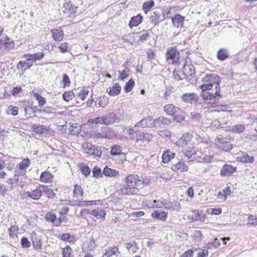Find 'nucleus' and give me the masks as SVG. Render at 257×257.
Listing matches in <instances>:
<instances>
[{"mask_svg":"<svg viewBox=\"0 0 257 257\" xmlns=\"http://www.w3.org/2000/svg\"><path fill=\"white\" fill-rule=\"evenodd\" d=\"M21 244L23 248H28L31 246V242L26 237H23L21 240Z\"/></svg>","mask_w":257,"mask_h":257,"instance_id":"5fc2aeb1","label":"nucleus"},{"mask_svg":"<svg viewBox=\"0 0 257 257\" xmlns=\"http://www.w3.org/2000/svg\"><path fill=\"white\" fill-rule=\"evenodd\" d=\"M54 176L51 173L48 171H45L41 173L40 176L41 182L45 183H48L52 182Z\"/></svg>","mask_w":257,"mask_h":257,"instance_id":"5701e85b","label":"nucleus"},{"mask_svg":"<svg viewBox=\"0 0 257 257\" xmlns=\"http://www.w3.org/2000/svg\"><path fill=\"white\" fill-rule=\"evenodd\" d=\"M122 147L119 146H114L112 147L110 154L112 155H119L121 154Z\"/></svg>","mask_w":257,"mask_h":257,"instance_id":"a18cd8bd","label":"nucleus"},{"mask_svg":"<svg viewBox=\"0 0 257 257\" xmlns=\"http://www.w3.org/2000/svg\"><path fill=\"white\" fill-rule=\"evenodd\" d=\"M152 139V135L146 133L137 131L133 140H136V144L143 145L146 142L150 141Z\"/></svg>","mask_w":257,"mask_h":257,"instance_id":"0eeeda50","label":"nucleus"},{"mask_svg":"<svg viewBox=\"0 0 257 257\" xmlns=\"http://www.w3.org/2000/svg\"><path fill=\"white\" fill-rule=\"evenodd\" d=\"M119 253L118 249L116 247H110L107 249L103 257H111L113 255H118Z\"/></svg>","mask_w":257,"mask_h":257,"instance_id":"f704fd0d","label":"nucleus"},{"mask_svg":"<svg viewBox=\"0 0 257 257\" xmlns=\"http://www.w3.org/2000/svg\"><path fill=\"white\" fill-rule=\"evenodd\" d=\"M18 107L17 106H13L12 105L9 106L7 109L8 114H12L13 115H16L18 113Z\"/></svg>","mask_w":257,"mask_h":257,"instance_id":"864d4df0","label":"nucleus"},{"mask_svg":"<svg viewBox=\"0 0 257 257\" xmlns=\"http://www.w3.org/2000/svg\"><path fill=\"white\" fill-rule=\"evenodd\" d=\"M123 132L125 134L131 136V139L133 140V138L135 136L137 132H135L132 128L126 127L123 128Z\"/></svg>","mask_w":257,"mask_h":257,"instance_id":"8fccbe9b","label":"nucleus"},{"mask_svg":"<svg viewBox=\"0 0 257 257\" xmlns=\"http://www.w3.org/2000/svg\"><path fill=\"white\" fill-rule=\"evenodd\" d=\"M25 111L28 117H32V114L35 113V111H34L33 108L30 106L26 107L25 108Z\"/></svg>","mask_w":257,"mask_h":257,"instance_id":"774afa93","label":"nucleus"},{"mask_svg":"<svg viewBox=\"0 0 257 257\" xmlns=\"http://www.w3.org/2000/svg\"><path fill=\"white\" fill-rule=\"evenodd\" d=\"M81 173L85 176H88L90 173V169L87 165L84 163H80L78 165Z\"/></svg>","mask_w":257,"mask_h":257,"instance_id":"e433bc0d","label":"nucleus"},{"mask_svg":"<svg viewBox=\"0 0 257 257\" xmlns=\"http://www.w3.org/2000/svg\"><path fill=\"white\" fill-rule=\"evenodd\" d=\"M71 205L73 206L83 207L86 206L87 204L85 200H75L73 201V204H72Z\"/></svg>","mask_w":257,"mask_h":257,"instance_id":"4d7b16f0","label":"nucleus"},{"mask_svg":"<svg viewBox=\"0 0 257 257\" xmlns=\"http://www.w3.org/2000/svg\"><path fill=\"white\" fill-rule=\"evenodd\" d=\"M165 202L161 200H154L153 202H151L149 207L153 208H162L164 207Z\"/></svg>","mask_w":257,"mask_h":257,"instance_id":"58836bf2","label":"nucleus"},{"mask_svg":"<svg viewBox=\"0 0 257 257\" xmlns=\"http://www.w3.org/2000/svg\"><path fill=\"white\" fill-rule=\"evenodd\" d=\"M142 19L143 17L140 15L133 17L129 23L130 27L132 28L134 27L138 26L142 22Z\"/></svg>","mask_w":257,"mask_h":257,"instance_id":"2f4dec72","label":"nucleus"},{"mask_svg":"<svg viewBox=\"0 0 257 257\" xmlns=\"http://www.w3.org/2000/svg\"><path fill=\"white\" fill-rule=\"evenodd\" d=\"M175 154L169 150L164 152L162 155V160L163 163H166L169 162L171 159L174 158Z\"/></svg>","mask_w":257,"mask_h":257,"instance_id":"c756f323","label":"nucleus"},{"mask_svg":"<svg viewBox=\"0 0 257 257\" xmlns=\"http://www.w3.org/2000/svg\"><path fill=\"white\" fill-rule=\"evenodd\" d=\"M135 86V81L133 79H131L127 82L124 87V89L125 92H130Z\"/></svg>","mask_w":257,"mask_h":257,"instance_id":"49530a36","label":"nucleus"},{"mask_svg":"<svg viewBox=\"0 0 257 257\" xmlns=\"http://www.w3.org/2000/svg\"><path fill=\"white\" fill-rule=\"evenodd\" d=\"M194 72L195 69L193 65L191 64H187L185 62L183 64L182 71L176 72V73L174 72V76L175 79L179 80L192 76Z\"/></svg>","mask_w":257,"mask_h":257,"instance_id":"7ed1b4c3","label":"nucleus"},{"mask_svg":"<svg viewBox=\"0 0 257 257\" xmlns=\"http://www.w3.org/2000/svg\"><path fill=\"white\" fill-rule=\"evenodd\" d=\"M68 44L66 42L61 43L59 46V48L60 49V51L61 53H64L67 51L68 46Z\"/></svg>","mask_w":257,"mask_h":257,"instance_id":"0e129e2a","label":"nucleus"},{"mask_svg":"<svg viewBox=\"0 0 257 257\" xmlns=\"http://www.w3.org/2000/svg\"><path fill=\"white\" fill-rule=\"evenodd\" d=\"M82 150L84 153L88 155H95L100 156L101 154V152L90 143H83L82 145Z\"/></svg>","mask_w":257,"mask_h":257,"instance_id":"6e6552de","label":"nucleus"},{"mask_svg":"<svg viewBox=\"0 0 257 257\" xmlns=\"http://www.w3.org/2000/svg\"><path fill=\"white\" fill-rule=\"evenodd\" d=\"M214 107L216 108L213 111H227L228 110V107L227 105H217L214 106Z\"/></svg>","mask_w":257,"mask_h":257,"instance_id":"e2e57ef3","label":"nucleus"},{"mask_svg":"<svg viewBox=\"0 0 257 257\" xmlns=\"http://www.w3.org/2000/svg\"><path fill=\"white\" fill-rule=\"evenodd\" d=\"M197 151L194 148H189L188 149H186L184 152L185 154V156L187 158V159H190L193 155H195Z\"/></svg>","mask_w":257,"mask_h":257,"instance_id":"de8ad7c7","label":"nucleus"},{"mask_svg":"<svg viewBox=\"0 0 257 257\" xmlns=\"http://www.w3.org/2000/svg\"><path fill=\"white\" fill-rule=\"evenodd\" d=\"M154 6V2L152 0L145 2L143 5V10L146 14Z\"/></svg>","mask_w":257,"mask_h":257,"instance_id":"37998d69","label":"nucleus"},{"mask_svg":"<svg viewBox=\"0 0 257 257\" xmlns=\"http://www.w3.org/2000/svg\"><path fill=\"white\" fill-rule=\"evenodd\" d=\"M181 98L185 102L192 103L194 101H196L197 97L195 93H186L183 94Z\"/></svg>","mask_w":257,"mask_h":257,"instance_id":"412c9836","label":"nucleus"},{"mask_svg":"<svg viewBox=\"0 0 257 257\" xmlns=\"http://www.w3.org/2000/svg\"><path fill=\"white\" fill-rule=\"evenodd\" d=\"M165 18L162 13L158 11H155L151 13L150 17V21L151 24L154 26L159 25L161 22L165 20Z\"/></svg>","mask_w":257,"mask_h":257,"instance_id":"1a4fd4ad","label":"nucleus"},{"mask_svg":"<svg viewBox=\"0 0 257 257\" xmlns=\"http://www.w3.org/2000/svg\"><path fill=\"white\" fill-rule=\"evenodd\" d=\"M184 21V18L180 15H176L174 17L172 18V22L173 25L177 28L182 27L183 25Z\"/></svg>","mask_w":257,"mask_h":257,"instance_id":"bb28decb","label":"nucleus"},{"mask_svg":"<svg viewBox=\"0 0 257 257\" xmlns=\"http://www.w3.org/2000/svg\"><path fill=\"white\" fill-rule=\"evenodd\" d=\"M153 118L151 116H148L144 118H143L140 121L136 122L134 125V127H140V128H147L149 127L152 125V121Z\"/></svg>","mask_w":257,"mask_h":257,"instance_id":"f8f14e48","label":"nucleus"},{"mask_svg":"<svg viewBox=\"0 0 257 257\" xmlns=\"http://www.w3.org/2000/svg\"><path fill=\"white\" fill-rule=\"evenodd\" d=\"M103 119L104 118L103 116H102L94 118L89 119L88 120V122L90 123L95 124V125H97V124H104Z\"/></svg>","mask_w":257,"mask_h":257,"instance_id":"c03bdc74","label":"nucleus"},{"mask_svg":"<svg viewBox=\"0 0 257 257\" xmlns=\"http://www.w3.org/2000/svg\"><path fill=\"white\" fill-rule=\"evenodd\" d=\"M31 128L34 132L41 134H47L49 131L48 128L44 125L34 124L32 126Z\"/></svg>","mask_w":257,"mask_h":257,"instance_id":"a878e982","label":"nucleus"},{"mask_svg":"<svg viewBox=\"0 0 257 257\" xmlns=\"http://www.w3.org/2000/svg\"><path fill=\"white\" fill-rule=\"evenodd\" d=\"M121 87L118 83H116L112 87L107 89L106 91L111 96H115L119 94L120 92Z\"/></svg>","mask_w":257,"mask_h":257,"instance_id":"b1692460","label":"nucleus"},{"mask_svg":"<svg viewBox=\"0 0 257 257\" xmlns=\"http://www.w3.org/2000/svg\"><path fill=\"white\" fill-rule=\"evenodd\" d=\"M62 82L63 83L64 87H65L66 86H68L70 85V80L69 77H68V76L67 74H64L63 75Z\"/></svg>","mask_w":257,"mask_h":257,"instance_id":"052dcab7","label":"nucleus"},{"mask_svg":"<svg viewBox=\"0 0 257 257\" xmlns=\"http://www.w3.org/2000/svg\"><path fill=\"white\" fill-rule=\"evenodd\" d=\"M72 252L71 248L67 246L63 249V257H70V254Z\"/></svg>","mask_w":257,"mask_h":257,"instance_id":"13d9d810","label":"nucleus"},{"mask_svg":"<svg viewBox=\"0 0 257 257\" xmlns=\"http://www.w3.org/2000/svg\"><path fill=\"white\" fill-rule=\"evenodd\" d=\"M174 120L176 121L177 122H181L185 119V114L182 110H180V111L177 114H175L174 116Z\"/></svg>","mask_w":257,"mask_h":257,"instance_id":"09e8293b","label":"nucleus"},{"mask_svg":"<svg viewBox=\"0 0 257 257\" xmlns=\"http://www.w3.org/2000/svg\"><path fill=\"white\" fill-rule=\"evenodd\" d=\"M126 186L121 189L122 194L127 195H139L140 189L144 186V182L138 175L133 174L128 175L125 178Z\"/></svg>","mask_w":257,"mask_h":257,"instance_id":"f03ea898","label":"nucleus"},{"mask_svg":"<svg viewBox=\"0 0 257 257\" xmlns=\"http://www.w3.org/2000/svg\"><path fill=\"white\" fill-rule=\"evenodd\" d=\"M41 188L42 189V192L47 195L48 198H53L55 196V194L53 192V190L50 188H48L47 186L45 185H41Z\"/></svg>","mask_w":257,"mask_h":257,"instance_id":"473e14b6","label":"nucleus"},{"mask_svg":"<svg viewBox=\"0 0 257 257\" xmlns=\"http://www.w3.org/2000/svg\"><path fill=\"white\" fill-rule=\"evenodd\" d=\"M93 175L95 177H99L102 176L101 170L98 167H94L92 171Z\"/></svg>","mask_w":257,"mask_h":257,"instance_id":"69168bd1","label":"nucleus"},{"mask_svg":"<svg viewBox=\"0 0 257 257\" xmlns=\"http://www.w3.org/2000/svg\"><path fill=\"white\" fill-rule=\"evenodd\" d=\"M34 96L36 99V100L38 101V104L39 106H44L46 103V100L45 98L42 96L41 95H40L38 93L34 92Z\"/></svg>","mask_w":257,"mask_h":257,"instance_id":"ea45409f","label":"nucleus"},{"mask_svg":"<svg viewBox=\"0 0 257 257\" xmlns=\"http://www.w3.org/2000/svg\"><path fill=\"white\" fill-rule=\"evenodd\" d=\"M30 165L29 159L28 158L24 159L15 168L14 175L15 177L25 176L27 172V169Z\"/></svg>","mask_w":257,"mask_h":257,"instance_id":"39448f33","label":"nucleus"},{"mask_svg":"<svg viewBox=\"0 0 257 257\" xmlns=\"http://www.w3.org/2000/svg\"><path fill=\"white\" fill-rule=\"evenodd\" d=\"M220 245V240L218 238H215L212 242H208V243L206 244V247L209 249H211L213 247L217 248Z\"/></svg>","mask_w":257,"mask_h":257,"instance_id":"a19ab883","label":"nucleus"},{"mask_svg":"<svg viewBox=\"0 0 257 257\" xmlns=\"http://www.w3.org/2000/svg\"><path fill=\"white\" fill-rule=\"evenodd\" d=\"M113 136V132L108 126H103L100 130H96L92 137L94 139H109Z\"/></svg>","mask_w":257,"mask_h":257,"instance_id":"20e7f679","label":"nucleus"},{"mask_svg":"<svg viewBox=\"0 0 257 257\" xmlns=\"http://www.w3.org/2000/svg\"><path fill=\"white\" fill-rule=\"evenodd\" d=\"M171 120L164 117H159L153 121L154 127L161 126L162 124L169 125L171 123Z\"/></svg>","mask_w":257,"mask_h":257,"instance_id":"aec40b11","label":"nucleus"},{"mask_svg":"<svg viewBox=\"0 0 257 257\" xmlns=\"http://www.w3.org/2000/svg\"><path fill=\"white\" fill-rule=\"evenodd\" d=\"M61 239L64 241L70 242L73 240V237L68 233L63 234L61 235Z\"/></svg>","mask_w":257,"mask_h":257,"instance_id":"338daca9","label":"nucleus"},{"mask_svg":"<svg viewBox=\"0 0 257 257\" xmlns=\"http://www.w3.org/2000/svg\"><path fill=\"white\" fill-rule=\"evenodd\" d=\"M188 166L182 161H180L175 164H173L171 166V169L174 171H180L181 172H187L188 170Z\"/></svg>","mask_w":257,"mask_h":257,"instance_id":"2eb2a0df","label":"nucleus"},{"mask_svg":"<svg viewBox=\"0 0 257 257\" xmlns=\"http://www.w3.org/2000/svg\"><path fill=\"white\" fill-rule=\"evenodd\" d=\"M64 13L68 17L73 16L76 13L77 7L72 5L71 3L68 2L64 5Z\"/></svg>","mask_w":257,"mask_h":257,"instance_id":"9b49d317","label":"nucleus"},{"mask_svg":"<svg viewBox=\"0 0 257 257\" xmlns=\"http://www.w3.org/2000/svg\"><path fill=\"white\" fill-rule=\"evenodd\" d=\"M103 173L105 176L110 177H116L119 175L118 171L109 168L107 166L104 168Z\"/></svg>","mask_w":257,"mask_h":257,"instance_id":"c85d7f7f","label":"nucleus"},{"mask_svg":"<svg viewBox=\"0 0 257 257\" xmlns=\"http://www.w3.org/2000/svg\"><path fill=\"white\" fill-rule=\"evenodd\" d=\"M191 139L192 135L188 133H185L180 139L178 140L176 143V145L179 147H184L190 142Z\"/></svg>","mask_w":257,"mask_h":257,"instance_id":"4468645a","label":"nucleus"},{"mask_svg":"<svg viewBox=\"0 0 257 257\" xmlns=\"http://www.w3.org/2000/svg\"><path fill=\"white\" fill-rule=\"evenodd\" d=\"M232 130L235 133H240L244 131V127L243 125H236L232 127Z\"/></svg>","mask_w":257,"mask_h":257,"instance_id":"bf43d9fd","label":"nucleus"},{"mask_svg":"<svg viewBox=\"0 0 257 257\" xmlns=\"http://www.w3.org/2000/svg\"><path fill=\"white\" fill-rule=\"evenodd\" d=\"M151 216L161 221H165L167 218V215L165 212L158 210L153 212Z\"/></svg>","mask_w":257,"mask_h":257,"instance_id":"cd10ccee","label":"nucleus"},{"mask_svg":"<svg viewBox=\"0 0 257 257\" xmlns=\"http://www.w3.org/2000/svg\"><path fill=\"white\" fill-rule=\"evenodd\" d=\"M180 58L179 52L176 47L168 48L166 53V59L169 63L174 64L177 63Z\"/></svg>","mask_w":257,"mask_h":257,"instance_id":"423d86ee","label":"nucleus"},{"mask_svg":"<svg viewBox=\"0 0 257 257\" xmlns=\"http://www.w3.org/2000/svg\"><path fill=\"white\" fill-rule=\"evenodd\" d=\"M130 70L128 69H125L122 71H118L119 76L118 79L120 80H123L127 78L129 76Z\"/></svg>","mask_w":257,"mask_h":257,"instance_id":"79ce46f5","label":"nucleus"},{"mask_svg":"<svg viewBox=\"0 0 257 257\" xmlns=\"http://www.w3.org/2000/svg\"><path fill=\"white\" fill-rule=\"evenodd\" d=\"M90 215L94 216L97 219H100L104 220L105 219L106 212L104 210L101 208H97L91 210Z\"/></svg>","mask_w":257,"mask_h":257,"instance_id":"a211bd4d","label":"nucleus"},{"mask_svg":"<svg viewBox=\"0 0 257 257\" xmlns=\"http://www.w3.org/2000/svg\"><path fill=\"white\" fill-rule=\"evenodd\" d=\"M74 93L72 91H68L67 92H65L63 95V98L64 100L66 101H69L70 100H72L74 97Z\"/></svg>","mask_w":257,"mask_h":257,"instance_id":"603ef678","label":"nucleus"},{"mask_svg":"<svg viewBox=\"0 0 257 257\" xmlns=\"http://www.w3.org/2000/svg\"><path fill=\"white\" fill-rule=\"evenodd\" d=\"M203 81L207 83L200 86L201 96L207 103L211 105L216 103L218 100L216 96H220L219 77L215 74H208L203 78Z\"/></svg>","mask_w":257,"mask_h":257,"instance_id":"f257e3e1","label":"nucleus"},{"mask_svg":"<svg viewBox=\"0 0 257 257\" xmlns=\"http://www.w3.org/2000/svg\"><path fill=\"white\" fill-rule=\"evenodd\" d=\"M108 103V99L103 96L102 97L100 98V99L98 102V104L100 106L104 107L106 105H107Z\"/></svg>","mask_w":257,"mask_h":257,"instance_id":"680f3d73","label":"nucleus"},{"mask_svg":"<svg viewBox=\"0 0 257 257\" xmlns=\"http://www.w3.org/2000/svg\"><path fill=\"white\" fill-rule=\"evenodd\" d=\"M84 192L82 187L77 184L75 185L73 190V196L75 198L82 197L83 196Z\"/></svg>","mask_w":257,"mask_h":257,"instance_id":"72a5a7b5","label":"nucleus"},{"mask_svg":"<svg viewBox=\"0 0 257 257\" xmlns=\"http://www.w3.org/2000/svg\"><path fill=\"white\" fill-rule=\"evenodd\" d=\"M226 140V139L225 138L218 137L215 140V144L217 147L222 149L223 145L225 143Z\"/></svg>","mask_w":257,"mask_h":257,"instance_id":"6e6d98bb","label":"nucleus"},{"mask_svg":"<svg viewBox=\"0 0 257 257\" xmlns=\"http://www.w3.org/2000/svg\"><path fill=\"white\" fill-rule=\"evenodd\" d=\"M41 186L32 192H27L26 195L34 200L39 199L42 196V191Z\"/></svg>","mask_w":257,"mask_h":257,"instance_id":"6ab92c4d","label":"nucleus"},{"mask_svg":"<svg viewBox=\"0 0 257 257\" xmlns=\"http://www.w3.org/2000/svg\"><path fill=\"white\" fill-rule=\"evenodd\" d=\"M229 57L227 51L224 49H220L217 53V58L219 60L223 61Z\"/></svg>","mask_w":257,"mask_h":257,"instance_id":"c9c22d12","label":"nucleus"},{"mask_svg":"<svg viewBox=\"0 0 257 257\" xmlns=\"http://www.w3.org/2000/svg\"><path fill=\"white\" fill-rule=\"evenodd\" d=\"M19 231V227L17 225H12L8 229L9 236L13 238L17 237V234Z\"/></svg>","mask_w":257,"mask_h":257,"instance_id":"4c0bfd02","label":"nucleus"},{"mask_svg":"<svg viewBox=\"0 0 257 257\" xmlns=\"http://www.w3.org/2000/svg\"><path fill=\"white\" fill-rule=\"evenodd\" d=\"M236 171V168L229 164H225L221 169L220 175L222 177L230 176Z\"/></svg>","mask_w":257,"mask_h":257,"instance_id":"9d476101","label":"nucleus"},{"mask_svg":"<svg viewBox=\"0 0 257 257\" xmlns=\"http://www.w3.org/2000/svg\"><path fill=\"white\" fill-rule=\"evenodd\" d=\"M45 219L55 226H59L62 222L60 218H57L56 215L51 212H48L45 215Z\"/></svg>","mask_w":257,"mask_h":257,"instance_id":"f3484780","label":"nucleus"},{"mask_svg":"<svg viewBox=\"0 0 257 257\" xmlns=\"http://www.w3.org/2000/svg\"><path fill=\"white\" fill-rule=\"evenodd\" d=\"M32 242L33 246L37 249H41L42 247L41 239L40 237L38 236L36 233H33L32 235Z\"/></svg>","mask_w":257,"mask_h":257,"instance_id":"393cba45","label":"nucleus"},{"mask_svg":"<svg viewBox=\"0 0 257 257\" xmlns=\"http://www.w3.org/2000/svg\"><path fill=\"white\" fill-rule=\"evenodd\" d=\"M44 56L45 55L43 52L32 54L31 61L36 62L37 60H41L44 57Z\"/></svg>","mask_w":257,"mask_h":257,"instance_id":"3c124183","label":"nucleus"},{"mask_svg":"<svg viewBox=\"0 0 257 257\" xmlns=\"http://www.w3.org/2000/svg\"><path fill=\"white\" fill-rule=\"evenodd\" d=\"M103 117L104 118V124L105 125L113 124L115 122H118L119 121V118L116 114L113 112L109 113L103 115Z\"/></svg>","mask_w":257,"mask_h":257,"instance_id":"ddd939ff","label":"nucleus"},{"mask_svg":"<svg viewBox=\"0 0 257 257\" xmlns=\"http://www.w3.org/2000/svg\"><path fill=\"white\" fill-rule=\"evenodd\" d=\"M237 161L244 163H251L254 161V157L249 156L246 153H244L241 157L237 158Z\"/></svg>","mask_w":257,"mask_h":257,"instance_id":"7c9ffc66","label":"nucleus"},{"mask_svg":"<svg viewBox=\"0 0 257 257\" xmlns=\"http://www.w3.org/2000/svg\"><path fill=\"white\" fill-rule=\"evenodd\" d=\"M164 110L168 115L173 116L180 111V109L172 104H168L164 106Z\"/></svg>","mask_w":257,"mask_h":257,"instance_id":"dca6fc26","label":"nucleus"},{"mask_svg":"<svg viewBox=\"0 0 257 257\" xmlns=\"http://www.w3.org/2000/svg\"><path fill=\"white\" fill-rule=\"evenodd\" d=\"M52 37L56 41H61L64 38V32L62 30L59 29H54L51 31Z\"/></svg>","mask_w":257,"mask_h":257,"instance_id":"4be33fe9","label":"nucleus"}]
</instances>
